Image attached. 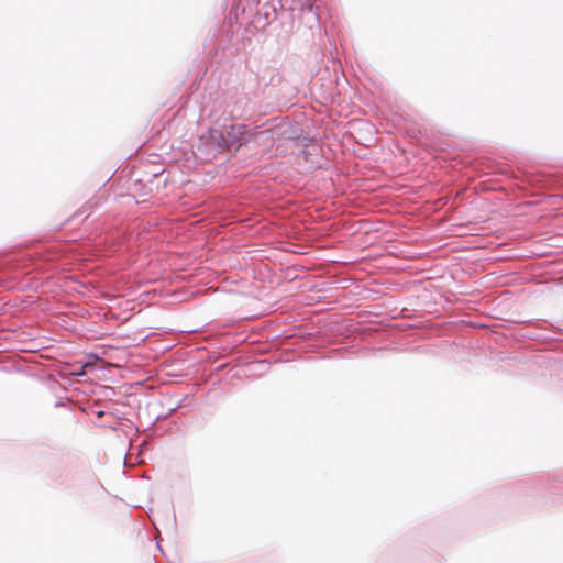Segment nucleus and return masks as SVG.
<instances>
[{
    "instance_id": "obj_1",
    "label": "nucleus",
    "mask_w": 563,
    "mask_h": 563,
    "mask_svg": "<svg viewBox=\"0 0 563 563\" xmlns=\"http://www.w3.org/2000/svg\"><path fill=\"white\" fill-rule=\"evenodd\" d=\"M244 126H231V131L228 133L229 137H225L220 131L210 129L206 135H201L200 140L205 141L210 146L217 147H230L234 146L240 142L239 135L243 134Z\"/></svg>"
},
{
    "instance_id": "obj_2",
    "label": "nucleus",
    "mask_w": 563,
    "mask_h": 563,
    "mask_svg": "<svg viewBox=\"0 0 563 563\" xmlns=\"http://www.w3.org/2000/svg\"><path fill=\"white\" fill-rule=\"evenodd\" d=\"M268 135H269V131H262L257 134V136L261 139L267 137Z\"/></svg>"
}]
</instances>
